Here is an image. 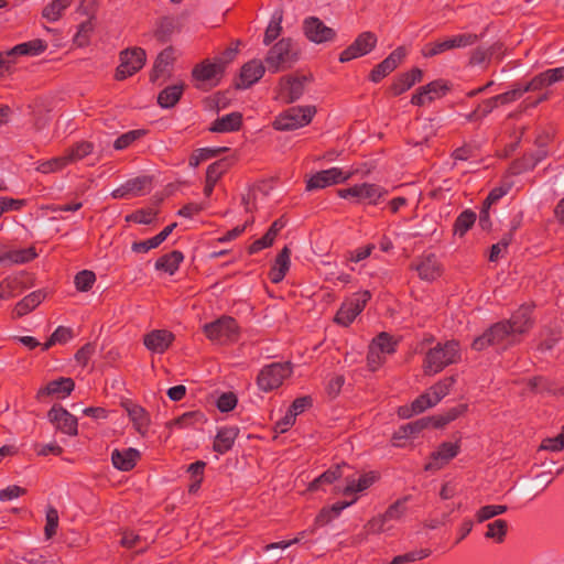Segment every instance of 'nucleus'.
I'll use <instances>...</instances> for the list:
<instances>
[{"label":"nucleus","instance_id":"bf43d9fd","mask_svg":"<svg viewBox=\"0 0 564 564\" xmlns=\"http://www.w3.org/2000/svg\"><path fill=\"white\" fill-rule=\"evenodd\" d=\"M58 512L57 510L50 506L46 510V524L44 528V534L46 540L52 539L56 534V530L58 528Z\"/></svg>","mask_w":564,"mask_h":564},{"label":"nucleus","instance_id":"c85d7f7f","mask_svg":"<svg viewBox=\"0 0 564 564\" xmlns=\"http://www.w3.org/2000/svg\"><path fill=\"white\" fill-rule=\"evenodd\" d=\"M229 163L226 159L212 163L206 171V183L204 194L208 197L212 195L217 181L228 170Z\"/></svg>","mask_w":564,"mask_h":564},{"label":"nucleus","instance_id":"e433bc0d","mask_svg":"<svg viewBox=\"0 0 564 564\" xmlns=\"http://www.w3.org/2000/svg\"><path fill=\"white\" fill-rule=\"evenodd\" d=\"M359 193V202H367L368 204L376 205L380 198L388 194V191L377 184L361 183Z\"/></svg>","mask_w":564,"mask_h":564},{"label":"nucleus","instance_id":"473e14b6","mask_svg":"<svg viewBox=\"0 0 564 564\" xmlns=\"http://www.w3.org/2000/svg\"><path fill=\"white\" fill-rule=\"evenodd\" d=\"M184 260V254L178 250H173L169 253L161 256L155 262V269L174 274Z\"/></svg>","mask_w":564,"mask_h":564},{"label":"nucleus","instance_id":"c03bdc74","mask_svg":"<svg viewBox=\"0 0 564 564\" xmlns=\"http://www.w3.org/2000/svg\"><path fill=\"white\" fill-rule=\"evenodd\" d=\"M500 43H495L491 46L484 48V47H477L475 48L469 57V65L477 66L481 65L486 62H489L492 55L501 48Z\"/></svg>","mask_w":564,"mask_h":564},{"label":"nucleus","instance_id":"a211bd4d","mask_svg":"<svg viewBox=\"0 0 564 564\" xmlns=\"http://www.w3.org/2000/svg\"><path fill=\"white\" fill-rule=\"evenodd\" d=\"M459 443L443 442L436 451L431 454V462L425 466V470H438L459 453Z\"/></svg>","mask_w":564,"mask_h":564},{"label":"nucleus","instance_id":"338daca9","mask_svg":"<svg viewBox=\"0 0 564 564\" xmlns=\"http://www.w3.org/2000/svg\"><path fill=\"white\" fill-rule=\"evenodd\" d=\"M413 85L409 80V76L404 73L395 77L393 83L390 85L389 90L393 96H399L404 91L409 90Z\"/></svg>","mask_w":564,"mask_h":564},{"label":"nucleus","instance_id":"c9c22d12","mask_svg":"<svg viewBox=\"0 0 564 564\" xmlns=\"http://www.w3.org/2000/svg\"><path fill=\"white\" fill-rule=\"evenodd\" d=\"M283 10L273 12L271 20L264 31L263 44H272L282 33Z\"/></svg>","mask_w":564,"mask_h":564},{"label":"nucleus","instance_id":"ea45409f","mask_svg":"<svg viewBox=\"0 0 564 564\" xmlns=\"http://www.w3.org/2000/svg\"><path fill=\"white\" fill-rule=\"evenodd\" d=\"M468 410V405L466 403L457 404L448 410H446L442 414L433 415L434 419V427L440 429L444 427L448 423L455 421L463 414H465Z\"/></svg>","mask_w":564,"mask_h":564},{"label":"nucleus","instance_id":"bb28decb","mask_svg":"<svg viewBox=\"0 0 564 564\" xmlns=\"http://www.w3.org/2000/svg\"><path fill=\"white\" fill-rule=\"evenodd\" d=\"M242 127V115L238 111L228 113L226 116H223L220 118H217L209 130L212 132H234L240 130Z\"/></svg>","mask_w":564,"mask_h":564},{"label":"nucleus","instance_id":"7ed1b4c3","mask_svg":"<svg viewBox=\"0 0 564 564\" xmlns=\"http://www.w3.org/2000/svg\"><path fill=\"white\" fill-rule=\"evenodd\" d=\"M459 359L458 341L448 340L443 345L437 344L426 352L423 362V371L427 376L436 375L445 367L456 364Z\"/></svg>","mask_w":564,"mask_h":564},{"label":"nucleus","instance_id":"9b49d317","mask_svg":"<svg viewBox=\"0 0 564 564\" xmlns=\"http://www.w3.org/2000/svg\"><path fill=\"white\" fill-rule=\"evenodd\" d=\"M378 37L371 31L360 33L339 55V62L346 63L370 53L377 45Z\"/></svg>","mask_w":564,"mask_h":564},{"label":"nucleus","instance_id":"cd10ccee","mask_svg":"<svg viewBox=\"0 0 564 564\" xmlns=\"http://www.w3.org/2000/svg\"><path fill=\"white\" fill-rule=\"evenodd\" d=\"M46 293L42 290L34 291L24 296L15 304L13 317L19 318L36 308L45 299Z\"/></svg>","mask_w":564,"mask_h":564},{"label":"nucleus","instance_id":"8fccbe9b","mask_svg":"<svg viewBox=\"0 0 564 564\" xmlns=\"http://www.w3.org/2000/svg\"><path fill=\"white\" fill-rule=\"evenodd\" d=\"M508 523L506 520L498 519L494 522L487 524V532L485 536L487 539H492L498 543H501L505 540L507 534Z\"/></svg>","mask_w":564,"mask_h":564},{"label":"nucleus","instance_id":"f704fd0d","mask_svg":"<svg viewBox=\"0 0 564 564\" xmlns=\"http://www.w3.org/2000/svg\"><path fill=\"white\" fill-rule=\"evenodd\" d=\"M378 479V476L375 471H369L359 477L358 480L351 479L347 480V485L343 489V494L345 496L352 495L355 492H361L368 489L370 486L375 484Z\"/></svg>","mask_w":564,"mask_h":564},{"label":"nucleus","instance_id":"dca6fc26","mask_svg":"<svg viewBox=\"0 0 564 564\" xmlns=\"http://www.w3.org/2000/svg\"><path fill=\"white\" fill-rule=\"evenodd\" d=\"M303 31L305 36L316 44L330 42L336 37L335 30L326 26L324 22L316 17H310L304 20Z\"/></svg>","mask_w":564,"mask_h":564},{"label":"nucleus","instance_id":"393cba45","mask_svg":"<svg viewBox=\"0 0 564 564\" xmlns=\"http://www.w3.org/2000/svg\"><path fill=\"white\" fill-rule=\"evenodd\" d=\"M121 405L127 411L130 420L133 422L135 430L141 434H145L150 424V419L147 411L142 406L131 401L122 402Z\"/></svg>","mask_w":564,"mask_h":564},{"label":"nucleus","instance_id":"79ce46f5","mask_svg":"<svg viewBox=\"0 0 564 564\" xmlns=\"http://www.w3.org/2000/svg\"><path fill=\"white\" fill-rule=\"evenodd\" d=\"M228 150L227 147L197 149L189 156L188 164L191 167L196 169L202 162L216 158Z\"/></svg>","mask_w":564,"mask_h":564},{"label":"nucleus","instance_id":"f3484780","mask_svg":"<svg viewBox=\"0 0 564 564\" xmlns=\"http://www.w3.org/2000/svg\"><path fill=\"white\" fill-rule=\"evenodd\" d=\"M223 76L224 73L219 66L208 58L196 64L192 69V77L197 83V88H202L206 83H209L210 86H216Z\"/></svg>","mask_w":564,"mask_h":564},{"label":"nucleus","instance_id":"5701e85b","mask_svg":"<svg viewBox=\"0 0 564 564\" xmlns=\"http://www.w3.org/2000/svg\"><path fill=\"white\" fill-rule=\"evenodd\" d=\"M139 458V451L132 447L122 451L113 449L111 453V462L113 467L122 471H129L133 469Z\"/></svg>","mask_w":564,"mask_h":564},{"label":"nucleus","instance_id":"412c9836","mask_svg":"<svg viewBox=\"0 0 564 564\" xmlns=\"http://www.w3.org/2000/svg\"><path fill=\"white\" fill-rule=\"evenodd\" d=\"M174 340V335L166 329H155L147 334L143 338L144 346L158 354H163Z\"/></svg>","mask_w":564,"mask_h":564},{"label":"nucleus","instance_id":"3c124183","mask_svg":"<svg viewBox=\"0 0 564 564\" xmlns=\"http://www.w3.org/2000/svg\"><path fill=\"white\" fill-rule=\"evenodd\" d=\"M91 20L93 19H87L78 25V30L74 36V43L79 47L87 46L89 43L90 34L94 31V24Z\"/></svg>","mask_w":564,"mask_h":564},{"label":"nucleus","instance_id":"a18cd8bd","mask_svg":"<svg viewBox=\"0 0 564 564\" xmlns=\"http://www.w3.org/2000/svg\"><path fill=\"white\" fill-rule=\"evenodd\" d=\"M94 150V144L88 141H80L75 143L72 148L67 150V153L65 154L68 164L70 162H75L78 160H82L89 155Z\"/></svg>","mask_w":564,"mask_h":564},{"label":"nucleus","instance_id":"09e8293b","mask_svg":"<svg viewBox=\"0 0 564 564\" xmlns=\"http://www.w3.org/2000/svg\"><path fill=\"white\" fill-rule=\"evenodd\" d=\"M423 94H426L427 101L431 102L436 98H441L447 94L449 86L446 82L438 79L422 86Z\"/></svg>","mask_w":564,"mask_h":564},{"label":"nucleus","instance_id":"603ef678","mask_svg":"<svg viewBox=\"0 0 564 564\" xmlns=\"http://www.w3.org/2000/svg\"><path fill=\"white\" fill-rule=\"evenodd\" d=\"M147 133L143 129L128 131L118 137L113 142L116 150H124L130 147L134 141L139 140Z\"/></svg>","mask_w":564,"mask_h":564},{"label":"nucleus","instance_id":"7c9ffc66","mask_svg":"<svg viewBox=\"0 0 564 564\" xmlns=\"http://www.w3.org/2000/svg\"><path fill=\"white\" fill-rule=\"evenodd\" d=\"M184 88L185 85L182 83L165 87L158 96L159 106L165 109L174 107L181 99Z\"/></svg>","mask_w":564,"mask_h":564},{"label":"nucleus","instance_id":"a878e982","mask_svg":"<svg viewBox=\"0 0 564 564\" xmlns=\"http://www.w3.org/2000/svg\"><path fill=\"white\" fill-rule=\"evenodd\" d=\"M239 434V429L236 426H226L218 430L215 437L213 449L218 454H225L230 451Z\"/></svg>","mask_w":564,"mask_h":564},{"label":"nucleus","instance_id":"f257e3e1","mask_svg":"<svg viewBox=\"0 0 564 564\" xmlns=\"http://www.w3.org/2000/svg\"><path fill=\"white\" fill-rule=\"evenodd\" d=\"M533 308L534 306L530 304L521 305L509 319L495 323L482 335L476 337L471 348L481 351L494 345H503L506 348L520 343L521 337L534 326Z\"/></svg>","mask_w":564,"mask_h":564},{"label":"nucleus","instance_id":"774afa93","mask_svg":"<svg viewBox=\"0 0 564 564\" xmlns=\"http://www.w3.org/2000/svg\"><path fill=\"white\" fill-rule=\"evenodd\" d=\"M238 399L234 392H225L217 400V409L220 412H229L237 405Z\"/></svg>","mask_w":564,"mask_h":564},{"label":"nucleus","instance_id":"39448f33","mask_svg":"<svg viewBox=\"0 0 564 564\" xmlns=\"http://www.w3.org/2000/svg\"><path fill=\"white\" fill-rule=\"evenodd\" d=\"M316 113L315 106H296L280 113L273 121L279 131H290L307 126Z\"/></svg>","mask_w":564,"mask_h":564},{"label":"nucleus","instance_id":"aec40b11","mask_svg":"<svg viewBox=\"0 0 564 564\" xmlns=\"http://www.w3.org/2000/svg\"><path fill=\"white\" fill-rule=\"evenodd\" d=\"M265 72L263 62L260 59H251L242 65L240 69L239 80L236 84L238 89H247L256 84Z\"/></svg>","mask_w":564,"mask_h":564},{"label":"nucleus","instance_id":"2eb2a0df","mask_svg":"<svg viewBox=\"0 0 564 564\" xmlns=\"http://www.w3.org/2000/svg\"><path fill=\"white\" fill-rule=\"evenodd\" d=\"M406 50L404 46L397 47L382 62L376 65L369 74V79L373 83L381 82L391 74L405 58Z\"/></svg>","mask_w":564,"mask_h":564},{"label":"nucleus","instance_id":"37998d69","mask_svg":"<svg viewBox=\"0 0 564 564\" xmlns=\"http://www.w3.org/2000/svg\"><path fill=\"white\" fill-rule=\"evenodd\" d=\"M73 0H53L42 10V17L50 22H55L62 17V12L72 4Z\"/></svg>","mask_w":564,"mask_h":564},{"label":"nucleus","instance_id":"0eeeda50","mask_svg":"<svg viewBox=\"0 0 564 564\" xmlns=\"http://www.w3.org/2000/svg\"><path fill=\"white\" fill-rule=\"evenodd\" d=\"M238 324L235 318L230 316H221L218 319L205 324L203 332L205 336L218 344H226L234 341L238 337Z\"/></svg>","mask_w":564,"mask_h":564},{"label":"nucleus","instance_id":"ddd939ff","mask_svg":"<svg viewBox=\"0 0 564 564\" xmlns=\"http://www.w3.org/2000/svg\"><path fill=\"white\" fill-rule=\"evenodd\" d=\"M50 422L56 430L69 436L78 434L77 419L59 404H54L47 412Z\"/></svg>","mask_w":564,"mask_h":564},{"label":"nucleus","instance_id":"58836bf2","mask_svg":"<svg viewBox=\"0 0 564 564\" xmlns=\"http://www.w3.org/2000/svg\"><path fill=\"white\" fill-rule=\"evenodd\" d=\"M477 215L471 209L462 212L453 225V234L458 237H464L466 232L475 225Z\"/></svg>","mask_w":564,"mask_h":564},{"label":"nucleus","instance_id":"f8f14e48","mask_svg":"<svg viewBox=\"0 0 564 564\" xmlns=\"http://www.w3.org/2000/svg\"><path fill=\"white\" fill-rule=\"evenodd\" d=\"M312 76H283L279 80V90L281 98L286 104H292L301 98L305 90V83L311 82Z\"/></svg>","mask_w":564,"mask_h":564},{"label":"nucleus","instance_id":"1a4fd4ad","mask_svg":"<svg viewBox=\"0 0 564 564\" xmlns=\"http://www.w3.org/2000/svg\"><path fill=\"white\" fill-rule=\"evenodd\" d=\"M371 299L369 291L355 293L351 299L344 302L335 315V322L343 326H349L362 312L367 302Z\"/></svg>","mask_w":564,"mask_h":564},{"label":"nucleus","instance_id":"423d86ee","mask_svg":"<svg viewBox=\"0 0 564 564\" xmlns=\"http://www.w3.org/2000/svg\"><path fill=\"white\" fill-rule=\"evenodd\" d=\"M291 373L292 367L290 362H273L260 370L257 377V384L260 390L270 392L278 389Z\"/></svg>","mask_w":564,"mask_h":564},{"label":"nucleus","instance_id":"680f3d73","mask_svg":"<svg viewBox=\"0 0 564 564\" xmlns=\"http://www.w3.org/2000/svg\"><path fill=\"white\" fill-rule=\"evenodd\" d=\"M507 506L502 505H488L481 507L476 514L478 522H484L486 520H489L496 516L502 514L507 511Z\"/></svg>","mask_w":564,"mask_h":564},{"label":"nucleus","instance_id":"4c0bfd02","mask_svg":"<svg viewBox=\"0 0 564 564\" xmlns=\"http://www.w3.org/2000/svg\"><path fill=\"white\" fill-rule=\"evenodd\" d=\"M24 290L20 276H7L0 282V300H9Z\"/></svg>","mask_w":564,"mask_h":564},{"label":"nucleus","instance_id":"f03ea898","mask_svg":"<svg viewBox=\"0 0 564 564\" xmlns=\"http://www.w3.org/2000/svg\"><path fill=\"white\" fill-rule=\"evenodd\" d=\"M300 54L291 37H283L268 51L264 62L272 74L288 70L299 61Z\"/></svg>","mask_w":564,"mask_h":564},{"label":"nucleus","instance_id":"b1692460","mask_svg":"<svg viewBox=\"0 0 564 564\" xmlns=\"http://www.w3.org/2000/svg\"><path fill=\"white\" fill-rule=\"evenodd\" d=\"M419 276L422 280L433 281L441 275V264L435 254L424 256L415 265Z\"/></svg>","mask_w":564,"mask_h":564},{"label":"nucleus","instance_id":"c756f323","mask_svg":"<svg viewBox=\"0 0 564 564\" xmlns=\"http://www.w3.org/2000/svg\"><path fill=\"white\" fill-rule=\"evenodd\" d=\"M174 51L172 47L163 50L156 57L152 72L150 74V80L152 83L158 82L162 76L167 73L169 66L174 59Z\"/></svg>","mask_w":564,"mask_h":564},{"label":"nucleus","instance_id":"de8ad7c7","mask_svg":"<svg viewBox=\"0 0 564 564\" xmlns=\"http://www.w3.org/2000/svg\"><path fill=\"white\" fill-rule=\"evenodd\" d=\"M370 345L381 354H393L395 351L397 341L390 334L382 332L372 339Z\"/></svg>","mask_w":564,"mask_h":564},{"label":"nucleus","instance_id":"052dcab7","mask_svg":"<svg viewBox=\"0 0 564 564\" xmlns=\"http://www.w3.org/2000/svg\"><path fill=\"white\" fill-rule=\"evenodd\" d=\"M174 28L175 24L173 19L167 17L162 18L154 32V35L160 42L164 43L170 39L171 34L174 31Z\"/></svg>","mask_w":564,"mask_h":564},{"label":"nucleus","instance_id":"4468645a","mask_svg":"<svg viewBox=\"0 0 564 564\" xmlns=\"http://www.w3.org/2000/svg\"><path fill=\"white\" fill-rule=\"evenodd\" d=\"M561 79H564V67L546 69L545 72L535 75L531 80L519 82L518 84L524 95L528 91L542 90Z\"/></svg>","mask_w":564,"mask_h":564},{"label":"nucleus","instance_id":"69168bd1","mask_svg":"<svg viewBox=\"0 0 564 564\" xmlns=\"http://www.w3.org/2000/svg\"><path fill=\"white\" fill-rule=\"evenodd\" d=\"M156 216V212L151 208L148 209H139L126 217L127 221H133L135 224H144L149 225L153 221Z\"/></svg>","mask_w":564,"mask_h":564},{"label":"nucleus","instance_id":"72a5a7b5","mask_svg":"<svg viewBox=\"0 0 564 564\" xmlns=\"http://www.w3.org/2000/svg\"><path fill=\"white\" fill-rule=\"evenodd\" d=\"M345 469H349L347 464L336 465L335 467L327 469L310 484L308 489L314 491L319 489L324 484H333L345 475Z\"/></svg>","mask_w":564,"mask_h":564},{"label":"nucleus","instance_id":"864d4df0","mask_svg":"<svg viewBox=\"0 0 564 564\" xmlns=\"http://www.w3.org/2000/svg\"><path fill=\"white\" fill-rule=\"evenodd\" d=\"M96 282V274L90 270L79 271L74 279L75 286L79 292L89 291Z\"/></svg>","mask_w":564,"mask_h":564},{"label":"nucleus","instance_id":"2f4dec72","mask_svg":"<svg viewBox=\"0 0 564 564\" xmlns=\"http://www.w3.org/2000/svg\"><path fill=\"white\" fill-rule=\"evenodd\" d=\"M47 43L42 39H35L29 42L20 43L11 48L15 56H37L45 52Z\"/></svg>","mask_w":564,"mask_h":564},{"label":"nucleus","instance_id":"5fc2aeb1","mask_svg":"<svg viewBox=\"0 0 564 564\" xmlns=\"http://www.w3.org/2000/svg\"><path fill=\"white\" fill-rule=\"evenodd\" d=\"M431 554L429 549L414 550L395 556L389 564H408L427 557Z\"/></svg>","mask_w":564,"mask_h":564},{"label":"nucleus","instance_id":"9d476101","mask_svg":"<svg viewBox=\"0 0 564 564\" xmlns=\"http://www.w3.org/2000/svg\"><path fill=\"white\" fill-rule=\"evenodd\" d=\"M352 176L351 172H345L339 167H330L313 174L306 181V191L323 189L332 185L347 182Z\"/></svg>","mask_w":564,"mask_h":564},{"label":"nucleus","instance_id":"13d9d810","mask_svg":"<svg viewBox=\"0 0 564 564\" xmlns=\"http://www.w3.org/2000/svg\"><path fill=\"white\" fill-rule=\"evenodd\" d=\"M408 500H409V497L406 496L401 499H398L395 502H393L391 506H389L388 509L386 510V512L382 513L384 516V518L387 519V521L401 519L406 511L405 502Z\"/></svg>","mask_w":564,"mask_h":564},{"label":"nucleus","instance_id":"4d7b16f0","mask_svg":"<svg viewBox=\"0 0 564 564\" xmlns=\"http://www.w3.org/2000/svg\"><path fill=\"white\" fill-rule=\"evenodd\" d=\"M68 164L67 159L65 155L63 156H56L48 161L42 162L37 165L36 171L48 174L53 172L61 171Z\"/></svg>","mask_w":564,"mask_h":564},{"label":"nucleus","instance_id":"0e129e2a","mask_svg":"<svg viewBox=\"0 0 564 564\" xmlns=\"http://www.w3.org/2000/svg\"><path fill=\"white\" fill-rule=\"evenodd\" d=\"M554 477L551 471H542L533 478L530 484V488L535 494H540L546 489V487L553 481Z\"/></svg>","mask_w":564,"mask_h":564},{"label":"nucleus","instance_id":"49530a36","mask_svg":"<svg viewBox=\"0 0 564 564\" xmlns=\"http://www.w3.org/2000/svg\"><path fill=\"white\" fill-rule=\"evenodd\" d=\"M454 377L445 378L434 386H432L426 392L431 393L432 401L436 405L444 397H446L454 384Z\"/></svg>","mask_w":564,"mask_h":564},{"label":"nucleus","instance_id":"e2e57ef3","mask_svg":"<svg viewBox=\"0 0 564 564\" xmlns=\"http://www.w3.org/2000/svg\"><path fill=\"white\" fill-rule=\"evenodd\" d=\"M240 41L236 42L235 47H227L219 56L214 58V63L219 66L221 72L225 74L226 67L236 58L238 54V45Z\"/></svg>","mask_w":564,"mask_h":564},{"label":"nucleus","instance_id":"4be33fe9","mask_svg":"<svg viewBox=\"0 0 564 564\" xmlns=\"http://www.w3.org/2000/svg\"><path fill=\"white\" fill-rule=\"evenodd\" d=\"M151 177L138 176L128 180L123 185L112 191L111 196L116 199L127 198L129 196L141 195L145 187L151 184Z\"/></svg>","mask_w":564,"mask_h":564},{"label":"nucleus","instance_id":"20e7f679","mask_svg":"<svg viewBox=\"0 0 564 564\" xmlns=\"http://www.w3.org/2000/svg\"><path fill=\"white\" fill-rule=\"evenodd\" d=\"M480 36L474 33H460L453 36L437 39L423 45L421 54L424 57H433L455 48L471 46L479 41Z\"/></svg>","mask_w":564,"mask_h":564},{"label":"nucleus","instance_id":"6e6552de","mask_svg":"<svg viewBox=\"0 0 564 564\" xmlns=\"http://www.w3.org/2000/svg\"><path fill=\"white\" fill-rule=\"evenodd\" d=\"M147 54L141 47L127 48L120 53V64L116 69L115 78L123 80L138 73L145 64Z\"/></svg>","mask_w":564,"mask_h":564},{"label":"nucleus","instance_id":"a19ab883","mask_svg":"<svg viewBox=\"0 0 564 564\" xmlns=\"http://www.w3.org/2000/svg\"><path fill=\"white\" fill-rule=\"evenodd\" d=\"M36 257L34 248L11 250L0 253V263H26Z\"/></svg>","mask_w":564,"mask_h":564},{"label":"nucleus","instance_id":"6ab92c4d","mask_svg":"<svg viewBox=\"0 0 564 564\" xmlns=\"http://www.w3.org/2000/svg\"><path fill=\"white\" fill-rule=\"evenodd\" d=\"M75 388V382L72 378L61 377L56 380L50 381L45 387L39 389L35 398L41 401L45 397L55 395L57 398H66Z\"/></svg>","mask_w":564,"mask_h":564},{"label":"nucleus","instance_id":"6e6d98bb","mask_svg":"<svg viewBox=\"0 0 564 564\" xmlns=\"http://www.w3.org/2000/svg\"><path fill=\"white\" fill-rule=\"evenodd\" d=\"M204 421L205 416L200 411H189L173 420L171 424L178 427H187Z\"/></svg>","mask_w":564,"mask_h":564}]
</instances>
